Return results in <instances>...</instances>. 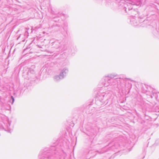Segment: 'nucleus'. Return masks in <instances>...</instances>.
Segmentation results:
<instances>
[{
	"label": "nucleus",
	"mask_w": 159,
	"mask_h": 159,
	"mask_svg": "<svg viewBox=\"0 0 159 159\" xmlns=\"http://www.w3.org/2000/svg\"><path fill=\"white\" fill-rule=\"evenodd\" d=\"M116 75L114 74H111L107 76L104 77L102 79V84L105 87H109L112 88L113 87H117L119 89H123L124 88L125 81L126 79L130 80L129 78H116Z\"/></svg>",
	"instance_id": "nucleus-1"
},
{
	"label": "nucleus",
	"mask_w": 159,
	"mask_h": 159,
	"mask_svg": "<svg viewBox=\"0 0 159 159\" xmlns=\"http://www.w3.org/2000/svg\"><path fill=\"white\" fill-rule=\"evenodd\" d=\"M55 145L51 146L50 148H46L41 150L38 155V157L40 159H52L53 156L56 153Z\"/></svg>",
	"instance_id": "nucleus-2"
},
{
	"label": "nucleus",
	"mask_w": 159,
	"mask_h": 159,
	"mask_svg": "<svg viewBox=\"0 0 159 159\" xmlns=\"http://www.w3.org/2000/svg\"><path fill=\"white\" fill-rule=\"evenodd\" d=\"M65 16L64 14L59 13L56 16L52 17L49 23V28L58 31V28L62 25L61 24L62 20L60 19H64Z\"/></svg>",
	"instance_id": "nucleus-3"
},
{
	"label": "nucleus",
	"mask_w": 159,
	"mask_h": 159,
	"mask_svg": "<svg viewBox=\"0 0 159 159\" xmlns=\"http://www.w3.org/2000/svg\"><path fill=\"white\" fill-rule=\"evenodd\" d=\"M111 95V92L109 91L106 92L101 93L99 92L96 96L98 101L101 103V104H107L108 102V100L110 98Z\"/></svg>",
	"instance_id": "nucleus-4"
},
{
	"label": "nucleus",
	"mask_w": 159,
	"mask_h": 159,
	"mask_svg": "<svg viewBox=\"0 0 159 159\" xmlns=\"http://www.w3.org/2000/svg\"><path fill=\"white\" fill-rule=\"evenodd\" d=\"M53 47L56 48V51L62 52L65 51L67 48V45L66 43L63 42L58 40L52 43Z\"/></svg>",
	"instance_id": "nucleus-5"
},
{
	"label": "nucleus",
	"mask_w": 159,
	"mask_h": 159,
	"mask_svg": "<svg viewBox=\"0 0 159 159\" xmlns=\"http://www.w3.org/2000/svg\"><path fill=\"white\" fill-rule=\"evenodd\" d=\"M68 72V70L66 67H65L62 69L59 75H56L53 77L54 80L57 82L60 81L61 80L64 78Z\"/></svg>",
	"instance_id": "nucleus-6"
},
{
	"label": "nucleus",
	"mask_w": 159,
	"mask_h": 159,
	"mask_svg": "<svg viewBox=\"0 0 159 159\" xmlns=\"http://www.w3.org/2000/svg\"><path fill=\"white\" fill-rule=\"evenodd\" d=\"M61 21V24L62 25L58 28V31L59 30L61 32L63 35L66 37L68 35V24L66 22L64 21L63 20Z\"/></svg>",
	"instance_id": "nucleus-7"
},
{
	"label": "nucleus",
	"mask_w": 159,
	"mask_h": 159,
	"mask_svg": "<svg viewBox=\"0 0 159 159\" xmlns=\"http://www.w3.org/2000/svg\"><path fill=\"white\" fill-rule=\"evenodd\" d=\"M34 73L35 71L33 69L31 68H29L28 72H27V78L29 79H31L32 77H34Z\"/></svg>",
	"instance_id": "nucleus-8"
},
{
	"label": "nucleus",
	"mask_w": 159,
	"mask_h": 159,
	"mask_svg": "<svg viewBox=\"0 0 159 159\" xmlns=\"http://www.w3.org/2000/svg\"><path fill=\"white\" fill-rule=\"evenodd\" d=\"M127 8L125 7V11L126 12L128 13V14L129 15H131L133 17H135V16H134V15H136L137 13L138 14V12L136 11L134 9H131L130 10V11L127 12L126 10Z\"/></svg>",
	"instance_id": "nucleus-9"
},
{
	"label": "nucleus",
	"mask_w": 159,
	"mask_h": 159,
	"mask_svg": "<svg viewBox=\"0 0 159 159\" xmlns=\"http://www.w3.org/2000/svg\"><path fill=\"white\" fill-rule=\"evenodd\" d=\"M130 24L134 26H136L139 25L138 22H137L134 17L131 18L130 20Z\"/></svg>",
	"instance_id": "nucleus-10"
},
{
	"label": "nucleus",
	"mask_w": 159,
	"mask_h": 159,
	"mask_svg": "<svg viewBox=\"0 0 159 159\" xmlns=\"http://www.w3.org/2000/svg\"><path fill=\"white\" fill-rule=\"evenodd\" d=\"M11 122L9 121L7 122V130L8 132L11 133V131L12 130V129L10 127Z\"/></svg>",
	"instance_id": "nucleus-11"
},
{
	"label": "nucleus",
	"mask_w": 159,
	"mask_h": 159,
	"mask_svg": "<svg viewBox=\"0 0 159 159\" xmlns=\"http://www.w3.org/2000/svg\"><path fill=\"white\" fill-rule=\"evenodd\" d=\"M157 93L156 92L155 90H153L152 91V95H151V98H152L153 97H154L156 99L157 97Z\"/></svg>",
	"instance_id": "nucleus-12"
},
{
	"label": "nucleus",
	"mask_w": 159,
	"mask_h": 159,
	"mask_svg": "<svg viewBox=\"0 0 159 159\" xmlns=\"http://www.w3.org/2000/svg\"><path fill=\"white\" fill-rule=\"evenodd\" d=\"M139 15H138V17L139 18H140L141 19L139 21V23H141L142 22H143L144 23H145L146 21L144 20V19H143V16H139Z\"/></svg>",
	"instance_id": "nucleus-13"
},
{
	"label": "nucleus",
	"mask_w": 159,
	"mask_h": 159,
	"mask_svg": "<svg viewBox=\"0 0 159 159\" xmlns=\"http://www.w3.org/2000/svg\"><path fill=\"white\" fill-rule=\"evenodd\" d=\"M15 101V99L14 97L12 96H11L9 100V102L11 103L12 105Z\"/></svg>",
	"instance_id": "nucleus-14"
},
{
	"label": "nucleus",
	"mask_w": 159,
	"mask_h": 159,
	"mask_svg": "<svg viewBox=\"0 0 159 159\" xmlns=\"http://www.w3.org/2000/svg\"><path fill=\"white\" fill-rule=\"evenodd\" d=\"M119 145L117 144V146L116 147V145L115 144V145H114L111 147V149H114L115 148L116 149H117L118 148V147H119Z\"/></svg>",
	"instance_id": "nucleus-15"
},
{
	"label": "nucleus",
	"mask_w": 159,
	"mask_h": 159,
	"mask_svg": "<svg viewBox=\"0 0 159 159\" xmlns=\"http://www.w3.org/2000/svg\"><path fill=\"white\" fill-rule=\"evenodd\" d=\"M95 135V134H94L93 133L92 134H90L89 135H88L89 136H91L92 137H93Z\"/></svg>",
	"instance_id": "nucleus-16"
},
{
	"label": "nucleus",
	"mask_w": 159,
	"mask_h": 159,
	"mask_svg": "<svg viewBox=\"0 0 159 159\" xmlns=\"http://www.w3.org/2000/svg\"><path fill=\"white\" fill-rule=\"evenodd\" d=\"M131 9H133L132 7H128V12L130 11V10H131Z\"/></svg>",
	"instance_id": "nucleus-17"
},
{
	"label": "nucleus",
	"mask_w": 159,
	"mask_h": 159,
	"mask_svg": "<svg viewBox=\"0 0 159 159\" xmlns=\"http://www.w3.org/2000/svg\"><path fill=\"white\" fill-rule=\"evenodd\" d=\"M86 112L88 114L91 113L92 112H90V111H86Z\"/></svg>",
	"instance_id": "nucleus-18"
},
{
	"label": "nucleus",
	"mask_w": 159,
	"mask_h": 159,
	"mask_svg": "<svg viewBox=\"0 0 159 159\" xmlns=\"http://www.w3.org/2000/svg\"><path fill=\"white\" fill-rule=\"evenodd\" d=\"M16 1L17 2H20L19 1H18L17 0H16Z\"/></svg>",
	"instance_id": "nucleus-19"
},
{
	"label": "nucleus",
	"mask_w": 159,
	"mask_h": 159,
	"mask_svg": "<svg viewBox=\"0 0 159 159\" xmlns=\"http://www.w3.org/2000/svg\"><path fill=\"white\" fill-rule=\"evenodd\" d=\"M26 33H27V34H28L27 31H26L25 32V34H26Z\"/></svg>",
	"instance_id": "nucleus-20"
},
{
	"label": "nucleus",
	"mask_w": 159,
	"mask_h": 159,
	"mask_svg": "<svg viewBox=\"0 0 159 159\" xmlns=\"http://www.w3.org/2000/svg\"><path fill=\"white\" fill-rule=\"evenodd\" d=\"M109 137V136H108L107 137Z\"/></svg>",
	"instance_id": "nucleus-21"
}]
</instances>
